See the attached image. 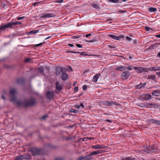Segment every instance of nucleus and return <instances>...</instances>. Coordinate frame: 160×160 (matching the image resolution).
I'll return each instance as SVG.
<instances>
[{"label": "nucleus", "mask_w": 160, "mask_h": 160, "mask_svg": "<svg viewBox=\"0 0 160 160\" xmlns=\"http://www.w3.org/2000/svg\"><path fill=\"white\" fill-rule=\"evenodd\" d=\"M9 97L11 98L10 101L13 103H17L18 106H32L35 103V100L34 98L30 99L27 102L21 101H17L16 100L17 92L15 89H11L9 91Z\"/></svg>", "instance_id": "f257e3e1"}, {"label": "nucleus", "mask_w": 160, "mask_h": 160, "mask_svg": "<svg viewBox=\"0 0 160 160\" xmlns=\"http://www.w3.org/2000/svg\"><path fill=\"white\" fill-rule=\"evenodd\" d=\"M22 23L20 22H10L8 24L0 26V30H3L6 28H10L12 26H16L18 25H20Z\"/></svg>", "instance_id": "f03ea898"}, {"label": "nucleus", "mask_w": 160, "mask_h": 160, "mask_svg": "<svg viewBox=\"0 0 160 160\" xmlns=\"http://www.w3.org/2000/svg\"><path fill=\"white\" fill-rule=\"evenodd\" d=\"M130 75V73L129 72L125 71L122 72L121 77L122 79L125 80L129 77Z\"/></svg>", "instance_id": "7ed1b4c3"}, {"label": "nucleus", "mask_w": 160, "mask_h": 160, "mask_svg": "<svg viewBox=\"0 0 160 160\" xmlns=\"http://www.w3.org/2000/svg\"><path fill=\"white\" fill-rule=\"evenodd\" d=\"M30 158L29 155H21L16 157L15 158L16 160H21L23 159H29Z\"/></svg>", "instance_id": "20e7f679"}, {"label": "nucleus", "mask_w": 160, "mask_h": 160, "mask_svg": "<svg viewBox=\"0 0 160 160\" xmlns=\"http://www.w3.org/2000/svg\"><path fill=\"white\" fill-rule=\"evenodd\" d=\"M105 105L107 106H110L111 105H117L119 106L120 104L116 102H112L110 101H107L105 102Z\"/></svg>", "instance_id": "39448f33"}, {"label": "nucleus", "mask_w": 160, "mask_h": 160, "mask_svg": "<svg viewBox=\"0 0 160 160\" xmlns=\"http://www.w3.org/2000/svg\"><path fill=\"white\" fill-rule=\"evenodd\" d=\"M55 15L53 13H47L44 14L42 15L41 17L42 18H51L55 17Z\"/></svg>", "instance_id": "423d86ee"}, {"label": "nucleus", "mask_w": 160, "mask_h": 160, "mask_svg": "<svg viewBox=\"0 0 160 160\" xmlns=\"http://www.w3.org/2000/svg\"><path fill=\"white\" fill-rule=\"evenodd\" d=\"M31 151L33 155H38L41 152L40 149L35 148H32Z\"/></svg>", "instance_id": "0eeeda50"}, {"label": "nucleus", "mask_w": 160, "mask_h": 160, "mask_svg": "<svg viewBox=\"0 0 160 160\" xmlns=\"http://www.w3.org/2000/svg\"><path fill=\"white\" fill-rule=\"evenodd\" d=\"M147 69H146V68H145L138 67L137 72L138 73L145 72H147Z\"/></svg>", "instance_id": "6e6552de"}, {"label": "nucleus", "mask_w": 160, "mask_h": 160, "mask_svg": "<svg viewBox=\"0 0 160 160\" xmlns=\"http://www.w3.org/2000/svg\"><path fill=\"white\" fill-rule=\"evenodd\" d=\"M108 36L113 39L116 40H120V38H123L124 37L123 36L118 37L116 36L111 34H109Z\"/></svg>", "instance_id": "1a4fd4ad"}, {"label": "nucleus", "mask_w": 160, "mask_h": 160, "mask_svg": "<svg viewBox=\"0 0 160 160\" xmlns=\"http://www.w3.org/2000/svg\"><path fill=\"white\" fill-rule=\"evenodd\" d=\"M63 68H61L60 67H57L56 68V73L57 75H59L60 74L61 72H62H62H63Z\"/></svg>", "instance_id": "9d476101"}, {"label": "nucleus", "mask_w": 160, "mask_h": 160, "mask_svg": "<svg viewBox=\"0 0 160 160\" xmlns=\"http://www.w3.org/2000/svg\"><path fill=\"white\" fill-rule=\"evenodd\" d=\"M92 148L94 149H104L106 148V147L104 146H101L100 145H94L92 146Z\"/></svg>", "instance_id": "9b49d317"}, {"label": "nucleus", "mask_w": 160, "mask_h": 160, "mask_svg": "<svg viewBox=\"0 0 160 160\" xmlns=\"http://www.w3.org/2000/svg\"><path fill=\"white\" fill-rule=\"evenodd\" d=\"M54 93L52 92H48L47 93V96L49 99H52Z\"/></svg>", "instance_id": "f8f14e48"}, {"label": "nucleus", "mask_w": 160, "mask_h": 160, "mask_svg": "<svg viewBox=\"0 0 160 160\" xmlns=\"http://www.w3.org/2000/svg\"><path fill=\"white\" fill-rule=\"evenodd\" d=\"M68 77V75L67 73L63 72H62V78L63 81H65L67 79Z\"/></svg>", "instance_id": "ddd939ff"}, {"label": "nucleus", "mask_w": 160, "mask_h": 160, "mask_svg": "<svg viewBox=\"0 0 160 160\" xmlns=\"http://www.w3.org/2000/svg\"><path fill=\"white\" fill-rule=\"evenodd\" d=\"M100 74L99 73L96 74L93 76L92 81L94 82H96L97 81L98 78L100 76Z\"/></svg>", "instance_id": "4468645a"}, {"label": "nucleus", "mask_w": 160, "mask_h": 160, "mask_svg": "<svg viewBox=\"0 0 160 160\" xmlns=\"http://www.w3.org/2000/svg\"><path fill=\"white\" fill-rule=\"evenodd\" d=\"M142 97L145 100H150L151 98V95L149 93L145 94L142 95Z\"/></svg>", "instance_id": "2eb2a0df"}, {"label": "nucleus", "mask_w": 160, "mask_h": 160, "mask_svg": "<svg viewBox=\"0 0 160 160\" xmlns=\"http://www.w3.org/2000/svg\"><path fill=\"white\" fill-rule=\"evenodd\" d=\"M146 85V82H144L143 83H140L136 87L138 89H140L144 87Z\"/></svg>", "instance_id": "dca6fc26"}, {"label": "nucleus", "mask_w": 160, "mask_h": 160, "mask_svg": "<svg viewBox=\"0 0 160 160\" xmlns=\"http://www.w3.org/2000/svg\"><path fill=\"white\" fill-rule=\"evenodd\" d=\"M152 94L155 96H159L160 94V91L156 90L152 92Z\"/></svg>", "instance_id": "f3484780"}, {"label": "nucleus", "mask_w": 160, "mask_h": 160, "mask_svg": "<svg viewBox=\"0 0 160 160\" xmlns=\"http://www.w3.org/2000/svg\"><path fill=\"white\" fill-rule=\"evenodd\" d=\"M56 87L58 90L60 91L62 89V86L58 82H57L56 83Z\"/></svg>", "instance_id": "a211bd4d"}, {"label": "nucleus", "mask_w": 160, "mask_h": 160, "mask_svg": "<svg viewBox=\"0 0 160 160\" xmlns=\"http://www.w3.org/2000/svg\"><path fill=\"white\" fill-rule=\"evenodd\" d=\"M102 152L101 150H97L91 153V155H96L98 154L101 153Z\"/></svg>", "instance_id": "6ab92c4d"}, {"label": "nucleus", "mask_w": 160, "mask_h": 160, "mask_svg": "<svg viewBox=\"0 0 160 160\" xmlns=\"http://www.w3.org/2000/svg\"><path fill=\"white\" fill-rule=\"evenodd\" d=\"M126 70L125 67L124 66H121L117 68L116 69V70L117 71H122Z\"/></svg>", "instance_id": "aec40b11"}, {"label": "nucleus", "mask_w": 160, "mask_h": 160, "mask_svg": "<svg viewBox=\"0 0 160 160\" xmlns=\"http://www.w3.org/2000/svg\"><path fill=\"white\" fill-rule=\"evenodd\" d=\"M92 155H91V153L87 155L85 157V160H90L92 158Z\"/></svg>", "instance_id": "412c9836"}, {"label": "nucleus", "mask_w": 160, "mask_h": 160, "mask_svg": "<svg viewBox=\"0 0 160 160\" xmlns=\"http://www.w3.org/2000/svg\"><path fill=\"white\" fill-rule=\"evenodd\" d=\"M148 9L149 11L151 12H155L157 10V9L156 8L152 7L149 8Z\"/></svg>", "instance_id": "4be33fe9"}, {"label": "nucleus", "mask_w": 160, "mask_h": 160, "mask_svg": "<svg viewBox=\"0 0 160 160\" xmlns=\"http://www.w3.org/2000/svg\"><path fill=\"white\" fill-rule=\"evenodd\" d=\"M38 31L39 30H32L29 32V33L30 34H35L38 32Z\"/></svg>", "instance_id": "5701e85b"}, {"label": "nucleus", "mask_w": 160, "mask_h": 160, "mask_svg": "<svg viewBox=\"0 0 160 160\" xmlns=\"http://www.w3.org/2000/svg\"><path fill=\"white\" fill-rule=\"evenodd\" d=\"M156 78V77L155 76H154L153 75H151V76H149L148 77V79H151L152 80H154Z\"/></svg>", "instance_id": "b1692460"}, {"label": "nucleus", "mask_w": 160, "mask_h": 160, "mask_svg": "<svg viewBox=\"0 0 160 160\" xmlns=\"http://www.w3.org/2000/svg\"><path fill=\"white\" fill-rule=\"evenodd\" d=\"M145 29L146 31H151L152 30V28L148 27H145Z\"/></svg>", "instance_id": "393cba45"}, {"label": "nucleus", "mask_w": 160, "mask_h": 160, "mask_svg": "<svg viewBox=\"0 0 160 160\" xmlns=\"http://www.w3.org/2000/svg\"><path fill=\"white\" fill-rule=\"evenodd\" d=\"M78 112V110H75L73 108L71 109L70 110V112H71L77 113Z\"/></svg>", "instance_id": "a878e982"}, {"label": "nucleus", "mask_w": 160, "mask_h": 160, "mask_svg": "<svg viewBox=\"0 0 160 160\" xmlns=\"http://www.w3.org/2000/svg\"><path fill=\"white\" fill-rule=\"evenodd\" d=\"M92 6L96 9H98L99 8L98 6L96 4H92L91 5Z\"/></svg>", "instance_id": "bb28decb"}, {"label": "nucleus", "mask_w": 160, "mask_h": 160, "mask_svg": "<svg viewBox=\"0 0 160 160\" xmlns=\"http://www.w3.org/2000/svg\"><path fill=\"white\" fill-rule=\"evenodd\" d=\"M156 120L154 119V118H152L149 119L148 121L151 123H155Z\"/></svg>", "instance_id": "cd10ccee"}, {"label": "nucleus", "mask_w": 160, "mask_h": 160, "mask_svg": "<svg viewBox=\"0 0 160 160\" xmlns=\"http://www.w3.org/2000/svg\"><path fill=\"white\" fill-rule=\"evenodd\" d=\"M154 71H160V67H154Z\"/></svg>", "instance_id": "c85d7f7f"}, {"label": "nucleus", "mask_w": 160, "mask_h": 160, "mask_svg": "<svg viewBox=\"0 0 160 160\" xmlns=\"http://www.w3.org/2000/svg\"><path fill=\"white\" fill-rule=\"evenodd\" d=\"M154 67H151V68H146V69H147V72H148V70H150V71H154Z\"/></svg>", "instance_id": "c756f323"}, {"label": "nucleus", "mask_w": 160, "mask_h": 160, "mask_svg": "<svg viewBox=\"0 0 160 160\" xmlns=\"http://www.w3.org/2000/svg\"><path fill=\"white\" fill-rule=\"evenodd\" d=\"M108 1L110 2L115 3L118 2V0H108Z\"/></svg>", "instance_id": "7c9ffc66"}, {"label": "nucleus", "mask_w": 160, "mask_h": 160, "mask_svg": "<svg viewBox=\"0 0 160 160\" xmlns=\"http://www.w3.org/2000/svg\"><path fill=\"white\" fill-rule=\"evenodd\" d=\"M67 53H69V52H71V53H78L79 52H75V51H67L66 52Z\"/></svg>", "instance_id": "2f4dec72"}, {"label": "nucleus", "mask_w": 160, "mask_h": 160, "mask_svg": "<svg viewBox=\"0 0 160 160\" xmlns=\"http://www.w3.org/2000/svg\"><path fill=\"white\" fill-rule=\"evenodd\" d=\"M79 52V53H80L81 55H85L86 56H87L88 55L87 54H85V52Z\"/></svg>", "instance_id": "473e14b6"}, {"label": "nucleus", "mask_w": 160, "mask_h": 160, "mask_svg": "<svg viewBox=\"0 0 160 160\" xmlns=\"http://www.w3.org/2000/svg\"><path fill=\"white\" fill-rule=\"evenodd\" d=\"M155 123L158 125H160V120H156Z\"/></svg>", "instance_id": "72a5a7b5"}, {"label": "nucleus", "mask_w": 160, "mask_h": 160, "mask_svg": "<svg viewBox=\"0 0 160 160\" xmlns=\"http://www.w3.org/2000/svg\"><path fill=\"white\" fill-rule=\"evenodd\" d=\"M25 17L24 16H23V17H19L18 18H16V19L18 20H21L22 19H23L25 18Z\"/></svg>", "instance_id": "f704fd0d"}, {"label": "nucleus", "mask_w": 160, "mask_h": 160, "mask_svg": "<svg viewBox=\"0 0 160 160\" xmlns=\"http://www.w3.org/2000/svg\"><path fill=\"white\" fill-rule=\"evenodd\" d=\"M87 87H87V85H84L83 86V89L84 91H86L87 90Z\"/></svg>", "instance_id": "c9c22d12"}, {"label": "nucleus", "mask_w": 160, "mask_h": 160, "mask_svg": "<svg viewBox=\"0 0 160 160\" xmlns=\"http://www.w3.org/2000/svg\"><path fill=\"white\" fill-rule=\"evenodd\" d=\"M38 70L39 71V72H43V68L42 67H39L38 68Z\"/></svg>", "instance_id": "e433bc0d"}, {"label": "nucleus", "mask_w": 160, "mask_h": 160, "mask_svg": "<svg viewBox=\"0 0 160 160\" xmlns=\"http://www.w3.org/2000/svg\"><path fill=\"white\" fill-rule=\"evenodd\" d=\"M82 159H84L85 160V157H81L80 158H78L77 160H82Z\"/></svg>", "instance_id": "4c0bfd02"}, {"label": "nucleus", "mask_w": 160, "mask_h": 160, "mask_svg": "<svg viewBox=\"0 0 160 160\" xmlns=\"http://www.w3.org/2000/svg\"><path fill=\"white\" fill-rule=\"evenodd\" d=\"M126 39L128 41H130L132 40V39L131 38L128 36L126 37Z\"/></svg>", "instance_id": "58836bf2"}, {"label": "nucleus", "mask_w": 160, "mask_h": 160, "mask_svg": "<svg viewBox=\"0 0 160 160\" xmlns=\"http://www.w3.org/2000/svg\"><path fill=\"white\" fill-rule=\"evenodd\" d=\"M64 0H56V2L58 3H62L63 2Z\"/></svg>", "instance_id": "ea45409f"}, {"label": "nucleus", "mask_w": 160, "mask_h": 160, "mask_svg": "<svg viewBox=\"0 0 160 160\" xmlns=\"http://www.w3.org/2000/svg\"><path fill=\"white\" fill-rule=\"evenodd\" d=\"M31 60V59L30 58H27L25 60V62H29V61H30Z\"/></svg>", "instance_id": "a19ab883"}, {"label": "nucleus", "mask_w": 160, "mask_h": 160, "mask_svg": "<svg viewBox=\"0 0 160 160\" xmlns=\"http://www.w3.org/2000/svg\"><path fill=\"white\" fill-rule=\"evenodd\" d=\"M78 87H76L74 88V92H77L78 91Z\"/></svg>", "instance_id": "79ce46f5"}, {"label": "nucleus", "mask_w": 160, "mask_h": 160, "mask_svg": "<svg viewBox=\"0 0 160 160\" xmlns=\"http://www.w3.org/2000/svg\"><path fill=\"white\" fill-rule=\"evenodd\" d=\"M75 107L77 109H79L81 108V106H80V105H78L76 106Z\"/></svg>", "instance_id": "37998d69"}, {"label": "nucleus", "mask_w": 160, "mask_h": 160, "mask_svg": "<svg viewBox=\"0 0 160 160\" xmlns=\"http://www.w3.org/2000/svg\"><path fill=\"white\" fill-rule=\"evenodd\" d=\"M76 46L79 48H82V45L79 44H76Z\"/></svg>", "instance_id": "c03bdc74"}, {"label": "nucleus", "mask_w": 160, "mask_h": 160, "mask_svg": "<svg viewBox=\"0 0 160 160\" xmlns=\"http://www.w3.org/2000/svg\"><path fill=\"white\" fill-rule=\"evenodd\" d=\"M22 79H20L17 80V82L18 83H20L22 82Z\"/></svg>", "instance_id": "a18cd8bd"}, {"label": "nucleus", "mask_w": 160, "mask_h": 160, "mask_svg": "<svg viewBox=\"0 0 160 160\" xmlns=\"http://www.w3.org/2000/svg\"><path fill=\"white\" fill-rule=\"evenodd\" d=\"M96 40L95 39H92L90 41H88V42H94Z\"/></svg>", "instance_id": "49530a36"}, {"label": "nucleus", "mask_w": 160, "mask_h": 160, "mask_svg": "<svg viewBox=\"0 0 160 160\" xmlns=\"http://www.w3.org/2000/svg\"><path fill=\"white\" fill-rule=\"evenodd\" d=\"M131 67H127V68L128 70H132V68Z\"/></svg>", "instance_id": "de8ad7c7"}, {"label": "nucleus", "mask_w": 160, "mask_h": 160, "mask_svg": "<svg viewBox=\"0 0 160 160\" xmlns=\"http://www.w3.org/2000/svg\"><path fill=\"white\" fill-rule=\"evenodd\" d=\"M131 67H132L135 70L137 71L138 69V67H133V66H131Z\"/></svg>", "instance_id": "09e8293b"}, {"label": "nucleus", "mask_w": 160, "mask_h": 160, "mask_svg": "<svg viewBox=\"0 0 160 160\" xmlns=\"http://www.w3.org/2000/svg\"><path fill=\"white\" fill-rule=\"evenodd\" d=\"M43 43H40L36 45V46H37V47L39 46L42 45L43 44Z\"/></svg>", "instance_id": "8fccbe9b"}, {"label": "nucleus", "mask_w": 160, "mask_h": 160, "mask_svg": "<svg viewBox=\"0 0 160 160\" xmlns=\"http://www.w3.org/2000/svg\"><path fill=\"white\" fill-rule=\"evenodd\" d=\"M91 34H86V36L87 38H88L91 36Z\"/></svg>", "instance_id": "3c124183"}, {"label": "nucleus", "mask_w": 160, "mask_h": 160, "mask_svg": "<svg viewBox=\"0 0 160 160\" xmlns=\"http://www.w3.org/2000/svg\"><path fill=\"white\" fill-rule=\"evenodd\" d=\"M47 117V115H45V116H42V119H44L45 118H46Z\"/></svg>", "instance_id": "603ef678"}, {"label": "nucleus", "mask_w": 160, "mask_h": 160, "mask_svg": "<svg viewBox=\"0 0 160 160\" xmlns=\"http://www.w3.org/2000/svg\"><path fill=\"white\" fill-rule=\"evenodd\" d=\"M78 38H79V36H74L72 37V38H73V39Z\"/></svg>", "instance_id": "864d4df0"}, {"label": "nucleus", "mask_w": 160, "mask_h": 160, "mask_svg": "<svg viewBox=\"0 0 160 160\" xmlns=\"http://www.w3.org/2000/svg\"><path fill=\"white\" fill-rule=\"evenodd\" d=\"M68 45L71 47H73L74 46V45L72 44H69Z\"/></svg>", "instance_id": "5fc2aeb1"}, {"label": "nucleus", "mask_w": 160, "mask_h": 160, "mask_svg": "<svg viewBox=\"0 0 160 160\" xmlns=\"http://www.w3.org/2000/svg\"><path fill=\"white\" fill-rule=\"evenodd\" d=\"M156 37L160 38V34L157 35L155 36Z\"/></svg>", "instance_id": "6e6d98bb"}, {"label": "nucleus", "mask_w": 160, "mask_h": 160, "mask_svg": "<svg viewBox=\"0 0 160 160\" xmlns=\"http://www.w3.org/2000/svg\"><path fill=\"white\" fill-rule=\"evenodd\" d=\"M79 105H80L81 107H84V105H83V104L82 103H80Z\"/></svg>", "instance_id": "4d7b16f0"}, {"label": "nucleus", "mask_w": 160, "mask_h": 160, "mask_svg": "<svg viewBox=\"0 0 160 160\" xmlns=\"http://www.w3.org/2000/svg\"><path fill=\"white\" fill-rule=\"evenodd\" d=\"M106 121H107V122H112V121L111 120H108V119H107Z\"/></svg>", "instance_id": "13d9d810"}, {"label": "nucleus", "mask_w": 160, "mask_h": 160, "mask_svg": "<svg viewBox=\"0 0 160 160\" xmlns=\"http://www.w3.org/2000/svg\"><path fill=\"white\" fill-rule=\"evenodd\" d=\"M157 56L158 57L160 58V52L158 53Z\"/></svg>", "instance_id": "bf43d9fd"}, {"label": "nucleus", "mask_w": 160, "mask_h": 160, "mask_svg": "<svg viewBox=\"0 0 160 160\" xmlns=\"http://www.w3.org/2000/svg\"><path fill=\"white\" fill-rule=\"evenodd\" d=\"M156 74H157V75H158L160 77V72H157Z\"/></svg>", "instance_id": "052dcab7"}, {"label": "nucleus", "mask_w": 160, "mask_h": 160, "mask_svg": "<svg viewBox=\"0 0 160 160\" xmlns=\"http://www.w3.org/2000/svg\"><path fill=\"white\" fill-rule=\"evenodd\" d=\"M2 98L4 100H5V97L3 96V95H2Z\"/></svg>", "instance_id": "680f3d73"}, {"label": "nucleus", "mask_w": 160, "mask_h": 160, "mask_svg": "<svg viewBox=\"0 0 160 160\" xmlns=\"http://www.w3.org/2000/svg\"><path fill=\"white\" fill-rule=\"evenodd\" d=\"M50 37H50V36L48 37L47 38L45 39V40H47V39H49V38H50Z\"/></svg>", "instance_id": "e2e57ef3"}, {"label": "nucleus", "mask_w": 160, "mask_h": 160, "mask_svg": "<svg viewBox=\"0 0 160 160\" xmlns=\"http://www.w3.org/2000/svg\"><path fill=\"white\" fill-rule=\"evenodd\" d=\"M72 85H73V86H75V85H76V83H75V82H74V83H73V84H72Z\"/></svg>", "instance_id": "0e129e2a"}, {"label": "nucleus", "mask_w": 160, "mask_h": 160, "mask_svg": "<svg viewBox=\"0 0 160 160\" xmlns=\"http://www.w3.org/2000/svg\"><path fill=\"white\" fill-rule=\"evenodd\" d=\"M123 1V2H125L127 0H122Z\"/></svg>", "instance_id": "69168bd1"}, {"label": "nucleus", "mask_w": 160, "mask_h": 160, "mask_svg": "<svg viewBox=\"0 0 160 160\" xmlns=\"http://www.w3.org/2000/svg\"><path fill=\"white\" fill-rule=\"evenodd\" d=\"M36 3H34V5H36Z\"/></svg>", "instance_id": "338daca9"}, {"label": "nucleus", "mask_w": 160, "mask_h": 160, "mask_svg": "<svg viewBox=\"0 0 160 160\" xmlns=\"http://www.w3.org/2000/svg\"><path fill=\"white\" fill-rule=\"evenodd\" d=\"M158 44H160V43H158Z\"/></svg>", "instance_id": "774afa93"}]
</instances>
